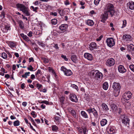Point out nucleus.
<instances>
[{
    "label": "nucleus",
    "instance_id": "1",
    "mask_svg": "<svg viewBox=\"0 0 134 134\" xmlns=\"http://www.w3.org/2000/svg\"><path fill=\"white\" fill-rule=\"evenodd\" d=\"M17 9H19L26 16H29L30 15V10L28 7L26 6L23 4L18 3L16 4Z\"/></svg>",
    "mask_w": 134,
    "mask_h": 134
},
{
    "label": "nucleus",
    "instance_id": "2",
    "mask_svg": "<svg viewBox=\"0 0 134 134\" xmlns=\"http://www.w3.org/2000/svg\"><path fill=\"white\" fill-rule=\"evenodd\" d=\"M121 88V85L119 83L115 82L113 83L112 88L114 90V95L116 97L118 96L120 92Z\"/></svg>",
    "mask_w": 134,
    "mask_h": 134
},
{
    "label": "nucleus",
    "instance_id": "3",
    "mask_svg": "<svg viewBox=\"0 0 134 134\" xmlns=\"http://www.w3.org/2000/svg\"><path fill=\"white\" fill-rule=\"evenodd\" d=\"M132 93L130 91L125 92L123 95V99H122V103H124L125 102L131 98L132 97Z\"/></svg>",
    "mask_w": 134,
    "mask_h": 134
},
{
    "label": "nucleus",
    "instance_id": "4",
    "mask_svg": "<svg viewBox=\"0 0 134 134\" xmlns=\"http://www.w3.org/2000/svg\"><path fill=\"white\" fill-rule=\"evenodd\" d=\"M114 6L113 4H108L106 5L107 12L110 13L111 17H112L114 15L115 11L114 10Z\"/></svg>",
    "mask_w": 134,
    "mask_h": 134
},
{
    "label": "nucleus",
    "instance_id": "5",
    "mask_svg": "<svg viewBox=\"0 0 134 134\" xmlns=\"http://www.w3.org/2000/svg\"><path fill=\"white\" fill-rule=\"evenodd\" d=\"M122 123L124 124L127 127L129 125L130 120L128 117L126 115H122L120 116Z\"/></svg>",
    "mask_w": 134,
    "mask_h": 134
},
{
    "label": "nucleus",
    "instance_id": "6",
    "mask_svg": "<svg viewBox=\"0 0 134 134\" xmlns=\"http://www.w3.org/2000/svg\"><path fill=\"white\" fill-rule=\"evenodd\" d=\"M106 42L107 45L110 47H111L115 44V42L114 39L113 38H108Z\"/></svg>",
    "mask_w": 134,
    "mask_h": 134
},
{
    "label": "nucleus",
    "instance_id": "7",
    "mask_svg": "<svg viewBox=\"0 0 134 134\" xmlns=\"http://www.w3.org/2000/svg\"><path fill=\"white\" fill-rule=\"evenodd\" d=\"M115 64V60L112 58H110L108 59L106 63V65L109 67L113 66Z\"/></svg>",
    "mask_w": 134,
    "mask_h": 134
},
{
    "label": "nucleus",
    "instance_id": "8",
    "mask_svg": "<svg viewBox=\"0 0 134 134\" xmlns=\"http://www.w3.org/2000/svg\"><path fill=\"white\" fill-rule=\"evenodd\" d=\"M61 70L63 71L65 74L67 76H70L72 74V71L71 70L67 69L64 66H62L61 67Z\"/></svg>",
    "mask_w": 134,
    "mask_h": 134
},
{
    "label": "nucleus",
    "instance_id": "9",
    "mask_svg": "<svg viewBox=\"0 0 134 134\" xmlns=\"http://www.w3.org/2000/svg\"><path fill=\"white\" fill-rule=\"evenodd\" d=\"M116 132L115 127L113 126H110L109 128L108 133L109 134H114Z\"/></svg>",
    "mask_w": 134,
    "mask_h": 134
},
{
    "label": "nucleus",
    "instance_id": "10",
    "mask_svg": "<svg viewBox=\"0 0 134 134\" xmlns=\"http://www.w3.org/2000/svg\"><path fill=\"white\" fill-rule=\"evenodd\" d=\"M69 98L70 100L73 102H77L78 99L76 96L74 94H70L69 96Z\"/></svg>",
    "mask_w": 134,
    "mask_h": 134
},
{
    "label": "nucleus",
    "instance_id": "11",
    "mask_svg": "<svg viewBox=\"0 0 134 134\" xmlns=\"http://www.w3.org/2000/svg\"><path fill=\"white\" fill-rule=\"evenodd\" d=\"M68 27V25L66 24L62 25L59 27V29L61 30L62 32H64L66 31Z\"/></svg>",
    "mask_w": 134,
    "mask_h": 134
},
{
    "label": "nucleus",
    "instance_id": "12",
    "mask_svg": "<svg viewBox=\"0 0 134 134\" xmlns=\"http://www.w3.org/2000/svg\"><path fill=\"white\" fill-rule=\"evenodd\" d=\"M123 39L126 41H130L132 40L131 36L128 34H125L123 35L122 37Z\"/></svg>",
    "mask_w": 134,
    "mask_h": 134
},
{
    "label": "nucleus",
    "instance_id": "13",
    "mask_svg": "<svg viewBox=\"0 0 134 134\" xmlns=\"http://www.w3.org/2000/svg\"><path fill=\"white\" fill-rule=\"evenodd\" d=\"M97 48L98 46L96 43L94 42L91 43L89 47L91 51L93 50L94 49H97Z\"/></svg>",
    "mask_w": 134,
    "mask_h": 134
},
{
    "label": "nucleus",
    "instance_id": "14",
    "mask_svg": "<svg viewBox=\"0 0 134 134\" xmlns=\"http://www.w3.org/2000/svg\"><path fill=\"white\" fill-rule=\"evenodd\" d=\"M84 57L89 60H92L93 59V57L91 54L88 53H85L84 55Z\"/></svg>",
    "mask_w": 134,
    "mask_h": 134
},
{
    "label": "nucleus",
    "instance_id": "15",
    "mask_svg": "<svg viewBox=\"0 0 134 134\" xmlns=\"http://www.w3.org/2000/svg\"><path fill=\"white\" fill-rule=\"evenodd\" d=\"M118 69L119 71L122 73H123L126 72V70L124 66L121 65H120L118 67Z\"/></svg>",
    "mask_w": 134,
    "mask_h": 134
},
{
    "label": "nucleus",
    "instance_id": "16",
    "mask_svg": "<svg viewBox=\"0 0 134 134\" xmlns=\"http://www.w3.org/2000/svg\"><path fill=\"white\" fill-rule=\"evenodd\" d=\"M20 35L23 38V39L26 41L29 42L30 41V40L29 37L26 35H25L24 34H20Z\"/></svg>",
    "mask_w": 134,
    "mask_h": 134
},
{
    "label": "nucleus",
    "instance_id": "17",
    "mask_svg": "<svg viewBox=\"0 0 134 134\" xmlns=\"http://www.w3.org/2000/svg\"><path fill=\"white\" fill-rule=\"evenodd\" d=\"M102 74L101 72L98 71V70H97L95 74V76H94V79H97L98 78H100L101 77H102Z\"/></svg>",
    "mask_w": 134,
    "mask_h": 134
},
{
    "label": "nucleus",
    "instance_id": "18",
    "mask_svg": "<svg viewBox=\"0 0 134 134\" xmlns=\"http://www.w3.org/2000/svg\"><path fill=\"white\" fill-rule=\"evenodd\" d=\"M130 9L131 10L134 9V2H130L127 3Z\"/></svg>",
    "mask_w": 134,
    "mask_h": 134
},
{
    "label": "nucleus",
    "instance_id": "19",
    "mask_svg": "<svg viewBox=\"0 0 134 134\" xmlns=\"http://www.w3.org/2000/svg\"><path fill=\"white\" fill-rule=\"evenodd\" d=\"M68 110L71 113L72 115H73L74 118L76 117V113L75 111L73 109L70 108H68Z\"/></svg>",
    "mask_w": 134,
    "mask_h": 134
},
{
    "label": "nucleus",
    "instance_id": "20",
    "mask_svg": "<svg viewBox=\"0 0 134 134\" xmlns=\"http://www.w3.org/2000/svg\"><path fill=\"white\" fill-rule=\"evenodd\" d=\"M17 22L19 27L21 29H23L24 28V25L23 22L21 20H18Z\"/></svg>",
    "mask_w": 134,
    "mask_h": 134
},
{
    "label": "nucleus",
    "instance_id": "21",
    "mask_svg": "<svg viewBox=\"0 0 134 134\" xmlns=\"http://www.w3.org/2000/svg\"><path fill=\"white\" fill-rule=\"evenodd\" d=\"M127 49L130 51H134V45L132 44L127 45Z\"/></svg>",
    "mask_w": 134,
    "mask_h": 134
},
{
    "label": "nucleus",
    "instance_id": "22",
    "mask_svg": "<svg viewBox=\"0 0 134 134\" xmlns=\"http://www.w3.org/2000/svg\"><path fill=\"white\" fill-rule=\"evenodd\" d=\"M107 120L105 119H103L100 121V125L102 126H104L106 125L107 123Z\"/></svg>",
    "mask_w": 134,
    "mask_h": 134
},
{
    "label": "nucleus",
    "instance_id": "23",
    "mask_svg": "<svg viewBox=\"0 0 134 134\" xmlns=\"http://www.w3.org/2000/svg\"><path fill=\"white\" fill-rule=\"evenodd\" d=\"M102 107L103 110L105 111H108L109 109L107 105L105 103H103L102 104Z\"/></svg>",
    "mask_w": 134,
    "mask_h": 134
},
{
    "label": "nucleus",
    "instance_id": "24",
    "mask_svg": "<svg viewBox=\"0 0 134 134\" xmlns=\"http://www.w3.org/2000/svg\"><path fill=\"white\" fill-rule=\"evenodd\" d=\"M102 87L103 89L105 90H107L108 87V83L107 82H105L102 85Z\"/></svg>",
    "mask_w": 134,
    "mask_h": 134
},
{
    "label": "nucleus",
    "instance_id": "25",
    "mask_svg": "<svg viewBox=\"0 0 134 134\" xmlns=\"http://www.w3.org/2000/svg\"><path fill=\"white\" fill-rule=\"evenodd\" d=\"M86 24L88 25L92 26L94 24L93 21L91 20H88L86 21Z\"/></svg>",
    "mask_w": 134,
    "mask_h": 134
},
{
    "label": "nucleus",
    "instance_id": "26",
    "mask_svg": "<svg viewBox=\"0 0 134 134\" xmlns=\"http://www.w3.org/2000/svg\"><path fill=\"white\" fill-rule=\"evenodd\" d=\"M81 114L82 116L85 118H88V116L86 113L84 111H82L81 112Z\"/></svg>",
    "mask_w": 134,
    "mask_h": 134
},
{
    "label": "nucleus",
    "instance_id": "27",
    "mask_svg": "<svg viewBox=\"0 0 134 134\" xmlns=\"http://www.w3.org/2000/svg\"><path fill=\"white\" fill-rule=\"evenodd\" d=\"M97 71V70H93L91 71L90 73L91 75L92 76L93 78H94V76H95V74Z\"/></svg>",
    "mask_w": 134,
    "mask_h": 134
},
{
    "label": "nucleus",
    "instance_id": "28",
    "mask_svg": "<svg viewBox=\"0 0 134 134\" xmlns=\"http://www.w3.org/2000/svg\"><path fill=\"white\" fill-rule=\"evenodd\" d=\"M77 59V57L75 55H74L71 56V59L73 62H75Z\"/></svg>",
    "mask_w": 134,
    "mask_h": 134
},
{
    "label": "nucleus",
    "instance_id": "29",
    "mask_svg": "<svg viewBox=\"0 0 134 134\" xmlns=\"http://www.w3.org/2000/svg\"><path fill=\"white\" fill-rule=\"evenodd\" d=\"M108 14L107 13H105L101 16V18H102L106 20L108 18Z\"/></svg>",
    "mask_w": 134,
    "mask_h": 134
},
{
    "label": "nucleus",
    "instance_id": "30",
    "mask_svg": "<svg viewBox=\"0 0 134 134\" xmlns=\"http://www.w3.org/2000/svg\"><path fill=\"white\" fill-rule=\"evenodd\" d=\"M30 72H26L22 76V77L23 78H26L27 77V76H29V74Z\"/></svg>",
    "mask_w": 134,
    "mask_h": 134
},
{
    "label": "nucleus",
    "instance_id": "31",
    "mask_svg": "<svg viewBox=\"0 0 134 134\" xmlns=\"http://www.w3.org/2000/svg\"><path fill=\"white\" fill-rule=\"evenodd\" d=\"M52 130L53 131H57L58 129V127L55 125H53L52 126Z\"/></svg>",
    "mask_w": 134,
    "mask_h": 134
},
{
    "label": "nucleus",
    "instance_id": "32",
    "mask_svg": "<svg viewBox=\"0 0 134 134\" xmlns=\"http://www.w3.org/2000/svg\"><path fill=\"white\" fill-rule=\"evenodd\" d=\"M9 46L12 48L15 47L16 46L14 42H10L9 44Z\"/></svg>",
    "mask_w": 134,
    "mask_h": 134
},
{
    "label": "nucleus",
    "instance_id": "33",
    "mask_svg": "<svg viewBox=\"0 0 134 134\" xmlns=\"http://www.w3.org/2000/svg\"><path fill=\"white\" fill-rule=\"evenodd\" d=\"M58 13L61 16H63L64 15V11L63 10L59 9L58 10Z\"/></svg>",
    "mask_w": 134,
    "mask_h": 134
},
{
    "label": "nucleus",
    "instance_id": "34",
    "mask_svg": "<svg viewBox=\"0 0 134 134\" xmlns=\"http://www.w3.org/2000/svg\"><path fill=\"white\" fill-rule=\"evenodd\" d=\"M57 22V20L55 19H54L52 20L51 23L52 24L55 25Z\"/></svg>",
    "mask_w": 134,
    "mask_h": 134
},
{
    "label": "nucleus",
    "instance_id": "35",
    "mask_svg": "<svg viewBox=\"0 0 134 134\" xmlns=\"http://www.w3.org/2000/svg\"><path fill=\"white\" fill-rule=\"evenodd\" d=\"M48 70L49 72H51L52 73L54 74L55 75H56L55 73L54 70L51 67H49L48 68Z\"/></svg>",
    "mask_w": 134,
    "mask_h": 134
},
{
    "label": "nucleus",
    "instance_id": "36",
    "mask_svg": "<svg viewBox=\"0 0 134 134\" xmlns=\"http://www.w3.org/2000/svg\"><path fill=\"white\" fill-rule=\"evenodd\" d=\"M39 74H41V70L39 69L35 73V75L36 77H38Z\"/></svg>",
    "mask_w": 134,
    "mask_h": 134
},
{
    "label": "nucleus",
    "instance_id": "37",
    "mask_svg": "<svg viewBox=\"0 0 134 134\" xmlns=\"http://www.w3.org/2000/svg\"><path fill=\"white\" fill-rule=\"evenodd\" d=\"M59 99L62 104H63L64 103L63 102L65 99L64 97L63 96H62L59 98Z\"/></svg>",
    "mask_w": 134,
    "mask_h": 134
},
{
    "label": "nucleus",
    "instance_id": "38",
    "mask_svg": "<svg viewBox=\"0 0 134 134\" xmlns=\"http://www.w3.org/2000/svg\"><path fill=\"white\" fill-rule=\"evenodd\" d=\"M1 57L4 59H6L7 58V55L5 52H3L2 53Z\"/></svg>",
    "mask_w": 134,
    "mask_h": 134
},
{
    "label": "nucleus",
    "instance_id": "39",
    "mask_svg": "<svg viewBox=\"0 0 134 134\" xmlns=\"http://www.w3.org/2000/svg\"><path fill=\"white\" fill-rule=\"evenodd\" d=\"M14 125L15 126H18L19 125V121L18 120H16L13 122Z\"/></svg>",
    "mask_w": 134,
    "mask_h": 134
},
{
    "label": "nucleus",
    "instance_id": "40",
    "mask_svg": "<svg viewBox=\"0 0 134 134\" xmlns=\"http://www.w3.org/2000/svg\"><path fill=\"white\" fill-rule=\"evenodd\" d=\"M92 110L93 108H91V107H90L89 108L87 109L86 110V111L88 112L90 115H91V114L92 113Z\"/></svg>",
    "mask_w": 134,
    "mask_h": 134
},
{
    "label": "nucleus",
    "instance_id": "41",
    "mask_svg": "<svg viewBox=\"0 0 134 134\" xmlns=\"http://www.w3.org/2000/svg\"><path fill=\"white\" fill-rule=\"evenodd\" d=\"M93 114L95 117L97 118L98 117V114L97 112L96 109L94 110V112H93Z\"/></svg>",
    "mask_w": 134,
    "mask_h": 134
},
{
    "label": "nucleus",
    "instance_id": "42",
    "mask_svg": "<svg viewBox=\"0 0 134 134\" xmlns=\"http://www.w3.org/2000/svg\"><path fill=\"white\" fill-rule=\"evenodd\" d=\"M30 8L32 9L33 11L37 12V10L38 9V8L37 7L34 8V6H32L30 7Z\"/></svg>",
    "mask_w": 134,
    "mask_h": 134
},
{
    "label": "nucleus",
    "instance_id": "43",
    "mask_svg": "<svg viewBox=\"0 0 134 134\" xmlns=\"http://www.w3.org/2000/svg\"><path fill=\"white\" fill-rule=\"evenodd\" d=\"M42 60H43V62L45 63H47L49 62V60H48V59L46 58H42Z\"/></svg>",
    "mask_w": 134,
    "mask_h": 134
},
{
    "label": "nucleus",
    "instance_id": "44",
    "mask_svg": "<svg viewBox=\"0 0 134 134\" xmlns=\"http://www.w3.org/2000/svg\"><path fill=\"white\" fill-rule=\"evenodd\" d=\"M129 68L130 69L134 72V65H131L129 66Z\"/></svg>",
    "mask_w": 134,
    "mask_h": 134
},
{
    "label": "nucleus",
    "instance_id": "45",
    "mask_svg": "<svg viewBox=\"0 0 134 134\" xmlns=\"http://www.w3.org/2000/svg\"><path fill=\"white\" fill-rule=\"evenodd\" d=\"M0 16L2 18H4L5 17V14L4 12L2 11V12Z\"/></svg>",
    "mask_w": 134,
    "mask_h": 134
},
{
    "label": "nucleus",
    "instance_id": "46",
    "mask_svg": "<svg viewBox=\"0 0 134 134\" xmlns=\"http://www.w3.org/2000/svg\"><path fill=\"white\" fill-rule=\"evenodd\" d=\"M123 24L121 27L123 28L125 27L126 24V20H124L123 21Z\"/></svg>",
    "mask_w": 134,
    "mask_h": 134
},
{
    "label": "nucleus",
    "instance_id": "47",
    "mask_svg": "<svg viewBox=\"0 0 134 134\" xmlns=\"http://www.w3.org/2000/svg\"><path fill=\"white\" fill-rule=\"evenodd\" d=\"M27 69L31 71H33L34 68L32 67L31 65H30L29 67H27Z\"/></svg>",
    "mask_w": 134,
    "mask_h": 134
},
{
    "label": "nucleus",
    "instance_id": "48",
    "mask_svg": "<svg viewBox=\"0 0 134 134\" xmlns=\"http://www.w3.org/2000/svg\"><path fill=\"white\" fill-rule=\"evenodd\" d=\"M40 103H44L46 104H48L49 103L48 101L46 100H42L40 102Z\"/></svg>",
    "mask_w": 134,
    "mask_h": 134
},
{
    "label": "nucleus",
    "instance_id": "49",
    "mask_svg": "<svg viewBox=\"0 0 134 134\" xmlns=\"http://www.w3.org/2000/svg\"><path fill=\"white\" fill-rule=\"evenodd\" d=\"M100 0H94V3L95 5H97L99 4V2Z\"/></svg>",
    "mask_w": 134,
    "mask_h": 134
},
{
    "label": "nucleus",
    "instance_id": "50",
    "mask_svg": "<svg viewBox=\"0 0 134 134\" xmlns=\"http://www.w3.org/2000/svg\"><path fill=\"white\" fill-rule=\"evenodd\" d=\"M71 87H72V88H74L75 89H76V90H77L78 89V87L76 85H74V84H73L72 85H71Z\"/></svg>",
    "mask_w": 134,
    "mask_h": 134
},
{
    "label": "nucleus",
    "instance_id": "51",
    "mask_svg": "<svg viewBox=\"0 0 134 134\" xmlns=\"http://www.w3.org/2000/svg\"><path fill=\"white\" fill-rule=\"evenodd\" d=\"M31 114L33 116V117L34 118H35L36 116V115L35 114L34 111H32L31 113Z\"/></svg>",
    "mask_w": 134,
    "mask_h": 134
},
{
    "label": "nucleus",
    "instance_id": "52",
    "mask_svg": "<svg viewBox=\"0 0 134 134\" xmlns=\"http://www.w3.org/2000/svg\"><path fill=\"white\" fill-rule=\"evenodd\" d=\"M61 57L62 58H63L65 61H67L68 60V59L66 58V56L64 55L63 54L61 55Z\"/></svg>",
    "mask_w": 134,
    "mask_h": 134
},
{
    "label": "nucleus",
    "instance_id": "53",
    "mask_svg": "<svg viewBox=\"0 0 134 134\" xmlns=\"http://www.w3.org/2000/svg\"><path fill=\"white\" fill-rule=\"evenodd\" d=\"M5 29L6 30V32H7L8 30H10V27L8 25L5 26Z\"/></svg>",
    "mask_w": 134,
    "mask_h": 134
},
{
    "label": "nucleus",
    "instance_id": "54",
    "mask_svg": "<svg viewBox=\"0 0 134 134\" xmlns=\"http://www.w3.org/2000/svg\"><path fill=\"white\" fill-rule=\"evenodd\" d=\"M27 35L30 37H31L32 36V32L31 31H30Z\"/></svg>",
    "mask_w": 134,
    "mask_h": 134
},
{
    "label": "nucleus",
    "instance_id": "55",
    "mask_svg": "<svg viewBox=\"0 0 134 134\" xmlns=\"http://www.w3.org/2000/svg\"><path fill=\"white\" fill-rule=\"evenodd\" d=\"M37 87L38 88V89H39L42 87V85L39 83H37L36 84Z\"/></svg>",
    "mask_w": 134,
    "mask_h": 134
},
{
    "label": "nucleus",
    "instance_id": "56",
    "mask_svg": "<svg viewBox=\"0 0 134 134\" xmlns=\"http://www.w3.org/2000/svg\"><path fill=\"white\" fill-rule=\"evenodd\" d=\"M50 15H52L56 16L57 15V12L53 13L51 12L50 13Z\"/></svg>",
    "mask_w": 134,
    "mask_h": 134
},
{
    "label": "nucleus",
    "instance_id": "57",
    "mask_svg": "<svg viewBox=\"0 0 134 134\" xmlns=\"http://www.w3.org/2000/svg\"><path fill=\"white\" fill-rule=\"evenodd\" d=\"M130 106V104L129 102H127L125 106L126 108H128V106Z\"/></svg>",
    "mask_w": 134,
    "mask_h": 134
},
{
    "label": "nucleus",
    "instance_id": "58",
    "mask_svg": "<svg viewBox=\"0 0 134 134\" xmlns=\"http://www.w3.org/2000/svg\"><path fill=\"white\" fill-rule=\"evenodd\" d=\"M38 43L39 45H40L42 47H44L45 46L44 44L41 42H38Z\"/></svg>",
    "mask_w": 134,
    "mask_h": 134
},
{
    "label": "nucleus",
    "instance_id": "59",
    "mask_svg": "<svg viewBox=\"0 0 134 134\" xmlns=\"http://www.w3.org/2000/svg\"><path fill=\"white\" fill-rule=\"evenodd\" d=\"M103 37V36L101 35V36H100L98 38L96 39V41H100L101 40Z\"/></svg>",
    "mask_w": 134,
    "mask_h": 134
},
{
    "label": "nucleus",
    "instance_id": "60",
    "mask_svg": "<svg viewBox=\"0 0 134 134\" xmlns=\"http://www.w3.org/2000/svg\"><path fill=\"white\" fill-rule=\"evenodd\" d=\"M30 78L32 80H34L35 78V76L34 74H32L30 76Z\"/></svg>",
    "mask_w": 134,
    "mask_h": 134
},
{
    "label": "nucleus",
    "instance_id": "61",
    "mask_svg": "<svg viewBox=\"0 0 134 134\" xmlns=\"http://www.w3.org/2000/svg\"><path fill=\"white\" fill-rule=\"evenodd\" d=\"M29 62H34V58L33 57L29 58Z\"/></svg>",
    "mask_w": 134,
    "mask_h": 134
},
{
    "label": "nucleus",
    "instance_id": "62",
    "mask_svg": "<svg viewBox=\"0 0 134 134\" xmlns=\"http://www.w3.org/2000/svg\"><path fill=\"white\" fill-rule=\"evenodd\" d=\"M29 124L30 125V128L33 131H34L35 132L36 131V130L35 129L33 128V126L31 125V124L30 123H29Z\"/></svg>",
    "mask_w": 134,
    "mask_h": 134
},
{
    "label": "nucleus",
    "instance_id": "63",
    "mask_svg": "<svg viewBox=\"0 0 134 134\" xmlns=\"http://www.w3.org/2000/svg\"><path fill=\"white\" fill-rule=\"evenodd\" d=\"M25 84L24 83H22L21 86V88L22 89H24L25 87Z\"/></svg>",
    "mask_w": 134,
    "mask_h": 134
},
{
    "label": "nucleus",
    "instance_id": "64",
    "mask_svg": "<svg viewBox=\"0 0 134 134\" xmlns=\"http://www.w3.org/2000/svg\"><path fill=\"white\" fill-rule=\"evenodd\" d=\"M55 120L56 121H58L59 119V117L57 116H55L54 117Z\"/></svg>",
    "mask_w": 134,
    "mask_h": 134
}]
</instances>
